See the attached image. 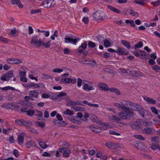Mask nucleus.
Listing matches in <instances>:
<instances>
[{"label":"nucleus","instance_id":"1","mask_svg":"<svg viewBox=\"0 0 160 160\" xmlns=\"http://www.w3.org/2000/svg\"><path fill=\"white\" fill-rule=\"evenodd\" d=\"M122 112L119 113V117L123 119L130 120L132 116H136V115L132 111L130 110L126 107L122 109Z\"/></svg>","mask_w":160,"mask_h":160},{"label":"nucleus","instance_id":"2","mask_svg":"<svg viewBox=\"0 0 160 160\" xmlns=\"http://www.w3.org/2000/svg\"><path fill=\"white\" fill-rule=\"evenodd\" d=\"M83 83L82 89L86 91L93 90L95 89V87L92 86L93 84L92 82L86 81Z\"/></svg>","mask_w":160,"mask_h":160},{"label":"nucleus","instance_id":"3","mask_svg":"<svg viewBox=\"0 0 160 160\" xmlns=\"http://www.w3.org/2000/svg\"><path fill=\"white\" fill-rule=\"evenodd\" d=\"M91 103H89L87 101H83V102L81 101H69L67 102L66 105L68 106H73L75 105H83V104L88 105L89 106V104Z\"/></svg>","mask_w":160,"mask_h":160},{"label":"nucleus","instance_id":"4","mask_svg":"<svg viewBox=\"0 0 160 160\" xmlns=\"http://www.w3.org/2000/svg\"><path fill=\"white\" fill-rule=\"evenodd\" d=\"M42 41L41 39L38 40V36L34 35L33 36L31 40L32 44H36V46L40 47L42 45Z\"/></svg>","mask_w":160,"mask_h":160},{"label":"nucleus","instance_id":"5","mask_svg":"<svg viewBox=\"0 0 160 160\" xmlns=\"http://www.w3.org/2000/svg\"><path fill=\"white\" fill-rule=\"evenodd\" d=\"M126 101L125 102L126 107L129 105V108L133 110L137 111L138 109H140L139 108L141 106L139 104L132 103V102H127V101Z\"/></svg>","mask_w":160,"mask_h":160},{"label":"nucleus","instance_id":"6","mask_svg":"<svg viewBox=\"0 0 160 160\" xmlns=\"http://www.w3.org/2000/svg\"><path fill=\"white\" fill-rule=\"evenodd\" d=\"M142 121L141 119H138L133 124L131 125L132 128L135 129H139L142 128L141 126Z\"/></svg>","mask_w":160,"mask_h":160},{"label":"nucleus","instance_id":"7","mask_svg":"<svg viewBox=\"0 0 160 160\" xmlns=\"http://www.w3.org/2000/svg\"><path fill=\"white\" fill-rule=\"evenodd\" d=\"M13 76V73L11 71H9L5 74L2 75L0 78V79L3 81H7L9 80Z\"/></svg>","mask_w":160,"mask_h":160},{"label":"nucleus","instance_id":"8","mask_svg":"<svg viewBox=\"0 0 160 160\" xmlns=\"http://www.w3.org/2000/svg\"><path fill=\"white\" fill-rule=\"evenodd\" d=\"M2 108H6L9 109H15L16 108H18L19 107L17 106L15 103H8L4 104L1 106Z\"/></svg>","mask_w":160,"mask_h":160},{"label":"nucleus","instance_id":"9","mask_svg":"<svg viewBox=\"0 0 160 160\" xmlns=\"http://www.w3.org/2000/svg\"><path fill=\"white\" fill-rule=\"evenodd\" d=\"M119 144L109 142L105 144L106 146L110 149H116L118 148Z\"/></svg>","mask_w":160,"mask_h":160},{"label":"nucleus","instance_id":"10","mask_svg":"<svg viewBox=\"0 0 160 160\" xmlns=\"http://www.w3.org/2000/svg\"><path fill=\"white\" fill-rule=\"evenodd\" d=\"M116 53L120 55H127L128 52L125 48L118 47Z\"/></svg>","mask_w":160,"mask_h":160},{"label":"nucleus","instance_id":"11","mask_svg":"<svg viewBox=\"0 0 160 160\" xmlns=\"http://www.w3.org/2000/svg\"><path fill=\"white\" fill-rule=\"evenodd\" d=\"M137 110L140 115L142 118L146 117L148 114V111L145 110L141 106Z\"/></svg>","mask_w":160,"mask_h":160},{"label":"nucleus","instance_id":"12","mask_svg":"<svg viewBox=\"0 0 160 160\" xmlns=\"http://www.w3.org/2000/svg\"><path fill=\"white\" fill-rule=\"evenodd\" d=\"M41 97L43 99L49 98L53 100L54 99L56 98V96L54 94L52 93L51 94L44 93L42 95Z\"/></svg>","mask_w":160,"mask_h":160},{"label":"nucleus","instance_id":"13","mask_svg":"<svg viewBox=\"0 0 160 160\" xmlns=\"http://www.w3.org/2000/svg\"><path fill=\"white\" fill-rule=\"evenodd\" d=\"M24 136V133L23 132L21 133L18 136V141L19 145H22L23 143Z\"/></svg>","mask_w":160,"mask_h":160},{"label":"nucleus","instance_id":"14","mask_svg":"<svg viewBox=\"0 0 160 160\" xmlns=\"http://www.w3.org/2000/svg\"><path fill=\"white\" fill-rule=\"evenodd\" d=\"M94 18L96 20H103V17L101 15L99 12L97 11L94 13Z\"/></svg>","mask_w":160,"mask_h":160},{"label":"nucleus","instance_id":"15","mask_svg":"<svg viewBox=\"0 0 160 160\" xmlns=\"http://www.w3.org/2000/svg\"><path fill=\"white\" fill-rule=\"evenodd\" d=\"M53 122L55 125L58 127L63 126L67 125V123L64 121L60 122L59 121L54 120L53 121Z\"/></svg>","mask_w":160,"mask_h":160},{"label":"nucleus","instance_id":"16","mask_svg":"<svg viewBox=\"0 0 160 160\" xmlns=\"http://www.w3.org/2000/svg\"><path fill=\"white\" fill-rule=\"evenodd\" d=\"M98 86L102 90L105 91H109V88H108L107 85L104 83H99L98 85Z\"/></svg>","mask_w":160,"mask_h":160},{"label":"nucleus","instance_id":"17","mask_svg":"<svg viewBox=\"0 0 160 160\" xmlns=\"http://www.w3.org/2000/svg\"><path fill=\"white\" fill-rule=\"evenodd\" d=\"M154 131L150 128H145L142 130V132L146 134H151L153 133Z\"/></svg>","mask_w":160,"mask_h":160},{"label":"nucleus","instance_id":"18","mask_svg":"<svg viewBox=\"0 0 160 160\" xmlns=\"http://www.w3.org/2000/svg\"><path fill=\"white\" fill-rule=\"evenodd\" d=\"M142 73L139 71H132L130 72L129 74L133 77H138L141 76Z\"/></svg>","mask_w":160,"mask_h":160},{"label":"nucleus","instance_id":"19","mask_svg":"<svg viewBox=\"0 0 160 160\" xmlns=\"http://www.w3.org/2000/svg\"><path fill=\"white\" fill-rule=\"evenodd\" d=\"M85 61L87 62L86 64H89L92 67H95L97 66V64L96 61L93 60H92L91 59H88L87 60H86Z\"/></svg>","mask_w":160,"mask_h":160},{"label":"nucleus","instance_id":"20","mask_svg":"<svg viewBox=\"0 0 160 160\" xmlns=\"http://www.w3.org/2000/svg\"><path fill=\"white\" fill-rule=\"evenodd\" d=\"M0 90L3 91H7L9 90H10L12 91H16L17 92H19V91L16 89L14 88L11 87L10 86H6L3 88H0Z\"/></svg>","mask_w":160,"mask_h":160},{"label":"nucleus","instance_id":"21","mask_svg":"<svg viewBox=\"0 0 160 160\" xmlns=\"http://www.w3.org/2000/svg\"><path fill=\"white\" fill-rule=\"evenodd\" d=\"M107 8L108 9H109L113 11L114 12L118 14H120L121 12V11L120 10L111 5H108Z\"/></svg>","mask_w":160,"mask_h":160},{"label":"nucleus","instance_id":"22","mask_svg":"<svg viewBox=\"0 0 160 160\" xmlns=\"http://www.w3.org/2000/svg\"><path fill=\"white\" fill-rule=\"evenodd\" d=\"M29 95L30 97L35 98H38V92L35 90L30 91Z\"/></svg>","mask_w":160,"mask_h":160},{"label":"nucleus","instance_id":"23","mask_svg":"<svg viewBox=\"0 0 160 160\" xmlns=\"http://www.w3.org/2000/svg\"><path fill=\"white\" fill-rule=\"evenodd\" d=\"M121 43L128 49H129L131 48L130 43L128 41L122 40L121 41Z\"/></svg>","mask_w":160,"mask_h":160},{"label":"nucleus","instance_id":"24","mask_svg":"<svg viewBox=\"0 0 160 160\" xmlns=\"http://www.w3.org/2000/svg\"><path fill=\"white\" fill-rule=\"evenodd\" d=\"M51 0H46L43 2V5L45 8H49L51 7Z\"/></svg>","mask_w":160,"mask_h":160},{"label":"nucleus","instance_id":"25","mask_svg":"<svg viewBox=\"0 0 160 160\" xmlns=\"http://www.w3.org/2000/svg\"><path fill=\"white\" fill-rule=\"evenodd\" d=\"M26 147L28 148H29L32 147H35L36 144L34 142L32 141H28L27 142L26 144Z\"/></svg>","mask_w":160,"mask_h":160},{"label":"nucleus","instance_id":"26","mask_svg":"<svg viewBox=\"0 0 160 160\" xmlns=\"http://www.w3.org/2000/svg\"><path fill=\"white\" fill-rule=\"evenodd\" d=\"M29 101H23L21 104L25 107L30 106L33 108L32 104L31 102H29Z\"/></svg>","mask_w":160,"mask_h":160},{"label":"nucleus","instance_id":"27","mask_svg":"<svg viewBox=\"0 0 160 160\" xmlns=\"http://www.w3.org/2000/svg\"><path fill=\"white\" fill-rule=\"evenodd\" d=\"M103 43L104 45L105 48L110 47L112 44L109 40L106 39H105Z\"/></svg>","mask_w":160,"mask_h":160},{"label":"nucleus","instance_id":"28","mask_svg":"<svg viewBox=\"0 0 160 160\" xmlns=\"http://www.w3.org/2000/svg\"><path fill=\"white\" fill-rule=\"evenodd\" d=\"M143 44L142 42L137 43L134 45V49L136 50L138 48H141L143 47Z\"/></svg>","mask_w":160,"mask_h":160},{"label":"nucleus","instance_id":"29","mask_svg":"<svg viewBox=\"0 0 160 160\" xmlns=\"http://www.w3.org/2000/svg\"><path fill=\"white\" fill-rule=\"evenodd\" d=\"M109 91L114 92L117 95H120V91L118 89L114 88H110Z\"/></svg>","mask_w":160,"mask_h":160},{"label":"nucleus","instance_id":"30","mask_svg":"<svg viewBox=\"0 0 160 160\" xmlns=\"http://www.w3.org/2000/svg\"><path fill=\"white\" fill-rule=\"evenodd\" d=\"M71 152L69 148H67L66 149L64 150L63 152V155L65 157H68Z\"/></svg>","mask_w":160,"mask_h":160},{"label":"nucleus","instance_id":"31","mask_svg":"<svg viewBox=\"0 0 160 160\" xmlns=\"http://www.w3.org/2000/svg\"><path fill=\"white\" fill-rule=\"evenodd\" d=\"M129 14L133 17H138L139 15V13L137 12H134L132 10H130Z\"/></svg>","mask_w":160,"mask_h":160},{"label":"nucleus","instance_id":"32","mask_svg":"<svg viewBox=\"0 0 160 160\" xmlns=\"http://www.w3.org/2000/svg\"><path fill=\"white\" fill-rule=\"evenodd\" d=\"M88 46L89 48H94L96 46V44L95 42L91 41H89L88 43Z\"/></svg>","mask_w":160,"mask_h":160},{"label":"nucleus","instance_id":"33","mask_svg":"<svg viewBox=\"0 0 160 160\" xmlns=\"http://www.w3.org/2000/svg\"><path fill=\"white\" fill-rule=\"evenodd\" d=\"M42 46H44L45 48H49L50 47L51 45L50 41H47L46 43L44 42H42Z\"/></svg>","mask_w":160,"mask_h":160},{"label":"nucleus","instance_id":"34","mask_svg":"<svg viewBox=\"0 0 160 160\" xmlns=\"http://www.w3.org/2000/svg\"><path fill=\"white\" fill-rule=\"evenodd\" d=\"M70 78H62L61 82L63 83H70Z\"/></svg>","mask_w":160,"mask_h":160},{"label":"nucleus","instance_id":"35","mask_svg":"<svg viewBox=\"0 0 160 160\" xmlns=\"http://www.w3.org/2000/svg\"><path fill=\"white\" fill-rule=\"evenodd\" d=\"M63 71L62 69H61L59 68H56L52 70V72L55 73H61Z\"/></svg>","mask_w":160,"mask_h":160},{"label":"nucleus","instance_id":"36","mask_svg":"<svg viewBox=\"0 0 160 160\" xmlns=\"http://www.w3.org/2000/svg\"><path fill=\"white\" fill-rule=\"evenodd\" d=\"M121 103H122V105H121L120 103H114V104L115 105L118 107H119L122 109L123 108H124L126 107V104H125L126 103H122V102Z\"/></svg>","mask_w":160,"mask_h":160},{"label":"nucleus","instance_id":"37","mask_svg":"<svg viewBox=\"0 0 160 160\" xmlns=\"http://www.w3.org/2000/svg\"><path fill=\"white\" fill-rule=\"evenodd\" d=\"M35 124L36 126H39L42 128H44L45 125V124L44 122L41 123L38 121L35 122Z\"/></svg>","mask_w":160,"mask_h":160},{"label":"nucleus","instance_id":"38","mask_svg":"<svg viewBox=\"0 0 160 160\" xmlns=\"http://www.w3.org/2000/svg\"><path fill=\"white\" fill-rule=\"evenodd\" d=\"M32 125L31 122H30L26 121L23 120L22 125L26 127H29Z\"/></svg>","mask_w":160,"mask_h":160},{"label":"nucleus","instance_id":"39","mask_svg":"<svg viewBox=\"0 0 160 160\" xmlns=\"http://www.w3.org/2000/svg\"><path fill=\"white\" fill-rule=\"evenodd\" d=\"M39 144L40 146L42 148H46L48 147V145L43 142H39Z\"/></svg>","mask_w":160,"mask_h":160},{"label":"nucleus","instance_id":"40","mask_svg":"<svg viewBox=\"0 0 160 160\" xmlns=\"http://www.w3.org/2000/svg\"><path fill=\"white\" fill-rule=\"evenodd\" d=\"M90 119L93 122H96L98 118L95 115H92L90 116Z\"/></svg>","mask_w":160,"mask_h":160},{"label":"nucleus","instance_id":"41","mask_svg":"<svg viewBox=\"0 0 160 160\" xmlns=\"http://www.w3.org/2000/svg\"><path fill=\"white\" fill-rule=\"evenodd\" d=\"M41 12V10L40 9H32L30 13L32 14H34Z\"/></svg>","mask_w":160,"mask_h":160},{"label":"nucleus","instance_id":"42","mask_svg":"<svg viewBox=\"0 0 160 160\" xmlns=\"http://www.w3.org/2000/svg\"><path fill=\"white\" fill-rule=\"evenodd\" d=\"M63 113L65 115H72L73 114V112L68 109H67L66 111H64Z\"/></svg>","mask_w":160,"mask_h":160},{"label":"nucleus","instance_id":"43","mask_svg":"<svg viewBox=\"0 0 160 160\" xmlns=\"http://www.w3.org/2000/svg\"><path fill=\"white\" fill-rule=\"evenodd\" d=\"M82 21L85 24H87L88 23L89 19L87 17H84L82 19Z\"/></svg>","mask_w":160,"mask_h":160},{"label":"nucleus","instance_id":"44","mask_svg":"<svg viewBox=\"0 0 160 160\" xmlns=\"http://www.w3.org/2000/svg\"><path fill=\"white\" fill-rule=\"evenodd\" d=\"M89 128L90 130L92 131L93 132H95L96 133H98L100 132V131L99 130H96L94 129L95 127L93 126H90L89 127Z\"/></svg>","mask_w":160,"mask_h":160},{"label":"nucleus","instance_id":"45","mask_svg":"<svg viewBox=\"0 0 160 160\" xmlns=\"http://www.w3.org/2000/svg\"><path fill=\"white\" fill-rule=\"evenodd\" d=\"M66 95V92H60L58 94L56 95V97H57L58 98H61L62 97L65 96Z\"/></svg>","mask_w":160,"mask_h":160},{"label":"nucleus","instance_id":"46","mask_svg":"<svg viewBox=\"0 0 160 160\" xmlns=\"http://www.w3.org/2000/svg\"><path fill=\"white\" fill-rule=\"evenodd\" d=\"M102 126L100 127L101 130H105L108 128V124L107 123H104Z\"/></svg>","mask_w":160,"mask_h":160},{"label":"nucleus","instance_id":"47","mask_svg":"<svg viewBox=\"0 0 160 160\" xmlns=\"http://www.w3.org/2000/svg\"><path fill=\"white\" fill-rule=\"evenodd\" d=\"M0 42H2L5 43H7L8 42V40L7 38L1 36L0 38Z\"/></svg>","mask_w":160,"mask_h":160},{"label":"nucleus","instance_id":"48","mask_svg":"<svg viewBox=\"0 0 160 160\" xmlns=\"http://www.w3.org/2000/svg\"><path fill=\"white\" fill-rule=\"evenodd\" d=\"M35 112L36 113L35 115L38 117H42L43 115L42 112L41 111H39L38 110H37Z\"/></svg>","mask_w":160,"mask_h":160},{"label":"nucleus","instance_id":"49","mask_svg":"<svg viewBox=\"0 0 160 160\" xmlns=\"http://www.w3.org/2000/svg\"><path fill=\"white\" fill-rule=\"evenodd\" d=\"M34 111L32 109H29L26 112L27 114L29 116H32L33 115L34 113Z\"/></svg>","mask_w":160,"mask_h":160},{"label":"nucleus","instance_id":"50","mask_svg":"<svg viewBox=\"0 0 160 160\" xmlns=\"http://www.w3.org/2000/svg\"><path fill=\"white\" fill-rule=\"evenodd\" d=\"M29 130L33 134H37L38 133V131L34 128H30Z\"/></svg>","mask_w":160,"mask_h":160},{"label":"nucleus","instance_id":"51","mask_svg":"<svg viewBox=\"0 0 160 160\" xmlns=\"http://www.w3.org/2000/svg\"><path fill=\"white\" fill-rule=\"evenodd\" d=\"M14 58H8L6 61L9 64H13L14 62Z\"/></svg>","mask_w":160,"mask_h":160},{"label":"nucleus","instance_id":"52","mask_svg":"<svg viewBox=\"0 0 160 160\" xmlns=\"http://www.w3.org/2000/svg\"><path fill=\"white\" fill-rule=\"evenodd\" d=\"M82 80L80 78H78V82H77V86L78 88H80L82 84Z\"/></svg>","mask_w":160,"mask_h":160},{"label":"nucleus","instance_id":"53","mask_svg":"<svg viewBox=\"0 0 160 160\" xmlns=\"http://www.w3.org/2000/svg\"><path fill=\"white\" fill-rule=\"evenodd\" d=\"M87 46V41H85L83 43H82L81 45L80 46L82 48H83V49H86Z\"/></svg>","mask_w":160,"mask_h":160},{"label":"nucleus","instance_id":"54","mask_svg":"<svg viewBox=\"0 0 160 160\" xmlns=\"http://www.w3.org/2000/svg\"><path fill=\"white\" fill-rule=\"evenodd\" d=\"M134 137L135 138L141 140H145L144 138L140 135H134Z\"/></svg>","mask_w":160,"mask_h":160},{"label":"nucleus","instance_id":"55","mask_svg":"<svg viewBox=\"0 0 160 160\" xmlns=\"http://www.w3.org/2000/svg\"><path fill=\"white\" fill-rule=\"evenodd\" d=\"M22 63V61L19 59H14V62L13 64H19L20 63Z\"/></svg>","mask_w":160,"mask_h":160},{"label":"nucleus","instance_id":"56","mask_svg":"<svg viewBox=\"0 0 160 160\" xmlns=\"http://www.w3.org/2000/svg\"><path fill=\"white\" fill-rule=\"evenodd\" d=\"M152 111L156 114H158V112L156 108L155 107H151L150 108Z\"/></svg>","mask_w":160,"mask_h":160},{"label":"nucleus","instance_id":"57","mask_svg":"<svg viewBox=\"0 0 160 160\" xmlns=\"http://www.w3.org/2000/svg\"><path fill=\"white\" fill-rule=\"evenodd\" d=\"M13 154L16 157H18L19 156V152L17 149L14 150L13 152Z\"/></svg>","mask_w":160,"mask_h":160},{"label":"nucleus","instance_id":"58","mask_svg":"<svg viewBox=\"0 0 160 160\" xmlns=\"http://www.w3.org/2000/svg\"><path fill=\"white\" fill-rule=\"evenodd\" d=\"M72 38L70 37L66 38H65V42L66 43H68L71 42V40Z\"/></svg>","mask_w":160,"mask_h":160},{"label":"nucleus","instance_id":"59","mask_svg":"<svg viewBox=\"0 0 160 160\" xmlns=\"http://www.w3.org/2000/svg\"><path fill=\"white\" fill-rule=\"evenodd\" d=\"M23 119H18L16 120L15 122L20 125H22Z\"/></svg>","mask_w":160,"mask_h":160},{"label":"nucleus","instance_id":"60","mask_svg":"<svg viewBox=\"0 0 160 160\" xmlns=\"http://www.w3.org/2000/svg\"><path fill=\"white\" fill-rule=\"evenodd\" d=\"M144 146V145L142 143H136L134 145V146L135 148H137L138 149H140V148L139 147H140L143 146Z\"/></svg>","mask_w":160,"mask_h":160},{"label":"nucleus","instance_id":"61","mask_svg":"<svg viewBox=\"0 0 160 160\" xmlns=\"http://www.w3.org/2000/svg\"><path fill=\"white\" fill-rule=\"evenodd\" d=\"M34 82H31V83H28L26 85L27 88H31L32 87L34 88Z\"/></svg>","mask_w":160,"mask_h":160},{"label":"nucleus","instance_id":"62","mask_svg":"<svg viewBox=\"0 0 160 160\" xmlns=\"http://www.w3.org/2000/svg\"><path fill=\"white\" fill-rule=\"evenodd\" d=\"M134 2L138 4L141 5L143 6H144L145 3L144 2L139 1L137 0H135Z\"/></svg>","mask_w":160,"mask_h":160},{"label":"nucleus","instance_id":"63","mask_svg":"<svg viewBox=\"0 0 160 160\" xmlns=\"http://www.w3.org/2000/svg\"><path fill=\"white\" fill-rule=\"evenodd\" d=\"M51 78V76L49 75L43 74L42 76V78L44 79H50Z\"/></svg>","mask_w":160,"mask_h":160},{"label":"nucleus","instance_id":"64","mask_svg":"<svg viewBox=\"0 0 160 160\" xmlns=\"http://www.w3.org/2000/svg\"><path fill=\"white\" fill-rule=\"evenodd\" d=\"M56 118L57 119L60 121H62L63 119L61 115L59 114L56 115Z\"/></svg>","mask_w":160,"mask_h":160}]
</instances>
